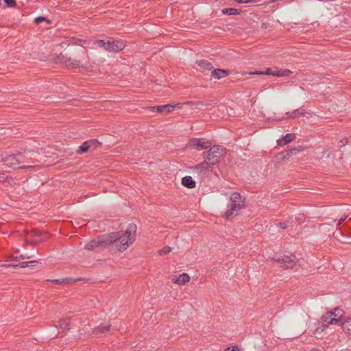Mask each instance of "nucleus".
I'll use <instances>...</instances> for the list:
<instances>
[{
  "label": "nucleus",
  "instance_id": "f257e3e1",
  "mask_svg": "<svg viewBox=\"0 0 351 351\" xmlns=\"http://www.w3.org/2000/svg\"><path fill=\"white\" fill-rule=\"evenodd\" d=\"M136 226L129 224L125 231L112 232L107 234L108 247L117 252L125 251L136 240Z\"/></svg>",
  "mask_w": 351,
  "mask_h": 351
},
{
  "label": "nucleus",
  "instance_id": "f03ea898",
  "mask_svg": "<svg viewBox=\"0 0 351 351\" xmlns=\"http://www.w3.org/2000/svg\"><path fill=\"white\" fill-rule=\"evenodd\" d=\"M60 60L69 69L86 68L89 65L88 55L85 49H79L74 57L61 54Z\"/></svg>",
  "mask_w": 351,
  "mask_h": 351
},
{
  "label": "nucleus",
  "instance_id": "7ed1b4c3",
  "mask_svg": "<svg viewBox=\"0 0 351 351\" xmlns=\"http://www.w3.org/2000/svg\"><path fill=\"white\" fill-rule=\"evenodd\" d=\"M243 201L240 193L237 192L232 193L230 195L228 208L224 213L223 216L228 218L232 215H237L242 208Z\"/></svg>",
  "mask_w": 351,
  "mask_h": 351
},
{
  "label": "nucleus",
  "instance_id": "20e7f679",
  "mask_svg": "<svg viewBox=\"0 0 351 351\" xmlns=\"http://www.w3.org/2000/svg\"><path fill=\"white\" fill-rule=\"evenodd\" d=\"M95 43L108 52H118L125 47V43L121 40H97Z\"/></svg>",
  "mask_w": 351,
  "mask_h": 351
},
{
  "label": "nucleus",
  "instance_id": "39448f33",
  "mask_svg": "<svg viewBox=\"0 0 351 351\" xmlns=\"http://www.w3.org/2000/svg\"><path fill=\"white\" fill-rule=\"evenodd\" d=\"M225 154V148L220 145H214L208 152L206 160H208L210 165H213L217 163L220 158L223 157Z\"/></svg>",
  "mask_w": 351,
  "mask_h": 351
},
{
  "label": "nucleus",
  "instance_id": "423d86ee",
  "mask_svg": "<svg viewBox=\"0 0 351 351\" xmlns=\"http://www.w3.org/2000/svg\"><path fill=\"white\" fill-rule=\"evenodd\" d=\"M343 314V310L336 308L332 311L327 312L322 317V322L328 327L330 325L337 324Z\"/></svg>",
  "mask_w": 351,
  "mask_h": 351
},
{
  "label": "nucleus",
  "instance_id": "0eeeda50",
  "mask_svg": "<svg viewBox=\"0 0 351 351\" xmlns=\"http://www.w3.org/2000/svg\"><path fill=\"white\" fill-rule=\"evenodd\" d=\"M108 237L107 234H104L98 237L97 239L90 241L85 245V249L88 250H93L98 247H108Z\"/></svg>",
  "mask_w": 351,
  "mask_h": 351
},
{
  "label": "nucleus",
  "instance_id": "6e6552de",
  "mask_svg": "<svg viewBox=\"0 0 351 351\" xmlns=\"http://www.w3.org/2000/svg\"><path fill=\"white\" fill-rule=\"evenodd\" d=\"M22 158L23 156L21 154L17 156L9 155L4 158L3 161L6 166L12 169L29 167V166H21V164L23 162Z\"/></svg>",
  "mask_w": 351,
  "mask_h": 351
},
{
  "label": "nucleus",
  "instance_id": "1a4fd4ad",
  "mask_svg": "<svg viewBox=\"0 0 351 351\" xmlns=\"http://www.w3.org/2000/svg\"><path fill=\"white\" fill-rule=\"evenodd\" d=\"M276 261L281 264L282 267L289 268L292 267L295 264L297 258L294 254L289 253L287 254H284Z\"/></svg>",
  "mask_w": 351,
  "mask_h": 351
},
{
  "label": "nucleus",
  "instance_id": "9d476101",
  "mask_svg": "<svg viewBox=\"0 0 351 351\" xmlns=\"http://www.w3.org/2000/svg\"><path fill=\"white\" fill-rule=\"evenodd\" d=\"M189 147L200 151L207 149L209 145L208 143L202 138H193L189 142Z\"/></svg>",
  "mask_w": 351,
  "mask_h": 351
},
{
  "label": "nucleus",
  "instance_id": "9b49d317",
  "mask_svg": "<svg viewBox=\"0 0 351 351\" xmlns=\"http://www.w3.org/2000/svg\"><path fill=\"white\" fill-rule=\"evenodd\" d=\"M291 73L292 72L290 70L280 69H272L270 68H267L265 69V71H263V75H269L277 77L289 76Z\"/></svg>",
  "mask_w": 351,
  "mask_h": 351
},
{
  "label": "nucleus",
  "instance_id": "f8f14e48",
  "mask_svg": "<svg viewBox=\"0 0 351 351\" xmlns=\"http://www.w3.org/2000/svg\"><path fill=\"white\" fill-rule=\"evenodd\" d=\"M100 143L97 140H90L84 142L77 150V154H83L86 152L90 148L97 147Z\"/></svg>",
  "mask_w": 351,
  "mask_h": 351
},
{
  "label": "nucleus",
  "instance_id": "ddd939ff",
  "mask_svg": "<svg viewBox=\"0 0 351 351\" xmlns=\"http://www.w3.org/2000/svg\"><path fill=\"white\" fill-rule=\"evenodd\" d=\"M175 108H180V104H167L164 106H158L152 107V109L153 111H156L158 112H166L169 113L173 110Z\"/></svg>",
  "mask_w": 351,
  "mask_h": 351
},
{
  "label": "nucleus",
  "instance_id": "4468645a",
  "mask_svg": "<svg viewBox=\"0 0 351 351\" xmlns=\"http://www.w3.org/2000/svg\"><path fill=\"white\" fill-rule=\"evenodd\" d=\"M191 280L190 276L186 273L180 274L176 278L172 279V282L179 286H182L188 283Z\"/></svg>",
  "mask_w": 351,
  "mask_h": 351
},
{
  "label": "nucleus",
  "instance_id": "2eb2a0df",
  "mask_svg": "<svg viewBox=\"0 0 351 351\" xmlns=\"http://www.w3.org/2000/svg\"><path fill=\"white\" fill-rule=\"evenodd\" d=\"M343 331L348 335L351 336V316H348L341 322Z\"/></svg>",
  "mask_w": 351,
  "mask_h": 351
},
{
  "label": "nucleus",
  "instance_id": "dca6fc26",
  "mask_svg": "<svg viewBox=\"0 0 351 351\" xmlns=\"http://www.w3.org/2000/svg\"><path fill=\"white\" fill-rule=\"evenodd\" d=\"M327 328V326L325 325L324 322L322 323H317L315 325V328L313 331V335L316 337H319L322 335L323 332Z\"/></svg>",
  "mask_w": 351,
  "mask_h": 351
},
{
  "label": "nucleus",
  "instance_id": "f3484780",
  "mask_svg": "<svg viewBox=\"0 0 351 351\" xmlns=\"http://www.w3.org/2000/svg\"><path fill=\"white\" fill-rule=\"evenodd\" d=\"M228 71L224 69H213L211 71V76L215 79H222L228 75Z\"/></svg>",
  "mask_w": 351,
  "mask_h": 351
},
{
  "label": "nucleus",
  "instance_id": "a211bd4d",
  "mask_svg": "<svg viewBox=\"0 0 351 351\" xmlns=\"http://www.w3.org/2000/svg\"><path fill=\"white\" fill-rule=\"evenodd\" d=\"M182 184L183 186L189 188L193 189L196 186L195 182L193 180L191 176H187L182 179Z\"/></svg>",
  "mask_w": 351,
  "mask_h": 351
},
{
  "label": "nucleus",
  "instance_id": "6ab92c4d",
  "mask_svg": "<svg viewBox=\"0 0 351 351\" xmlns=\"http://www.w3.org/2000/svg\"><path fill=\"white\" fill-rule=\"evenodd\" d=\"M295 138L293 134H287L283 138L277 141L278 145L280 146H284L290 142H291Z\"/></svg>",
  "mask_w": 351,
  "mask_h": 351
},
{
  "label": "nucleus",
  "instance_id": "aec40b11",
  "mask_svg": "<svg viewBox=\"0 0 351 351\" xmlns=\"http://www.w3.org/2000/svg\"><path fill=\"white\" fill-rule=\"evenodd\" d=\"M35 263H36V261H29V262H23L20 264H15V263H12V264H10V265L1 264V266L14 267L19 266L20 267L25 268L27 267L32 266L33 264Z\"/></svg>",
  "mask_w": 351,
  "mask_h": 351
},
{
  "label": "nucleus",
  "instance_id": "412c9836",
  "mask_svg": "<svg viewBox=\"0 0 351 351\" xmlns=\"http://www.w3.org/2000/svg\"><path fill=\"white\" fill-rule=\"evenodd\" d=\"M197 64L200 66L201 71L202 72H204L206 70L210 71L213 69L212 65L209 62L204 60H199L197 62Z\"/></svg>",
  "mask_w": 351,
  "mask_h": 351
},
{
  "label": "nucleus",
  "instance_id": "4be33fe9",
  "mask_svg": "<svg viewBox=\"0 0 351 351\" xmlns=\"http://www.w3.org/2000/svg\"><path fill=\"white\" fill-rule=\"evenodd\" d=\"M110 329V325L109 324H104L99 326L98 328H95L94 330V333L95 335H99L103 332H105L106 331H108Z\"/></svg>",
  "mask_w": 351,
  "mask_h": 351
},
{
  "label": "nucleus",
  "instance_id": "5701e85b",
  "mask_svg": "<svg viewBox=\"0 0 351 351\" xmlns=\"http://www.w3.org/2000/svg\"><path fill=\"white\" fill-rule=\"evenodd\" d=\"M222 13L223 14H228V15H236L239 14L240 12L234 8H225L222 10Z\"/></svg>",
  "mask_w": 351,
  "mask_h": 351
},
{
  "label": "nucleus",
  "instance_id": "b1692460",
  "mask_svg": "<svg viewBox=\"0 0 351 351\" xmlns=\"http://www.w3.org/2000/svg\"><path fill=\"white\" fill-rule=\"evenodd\" d=\"M171 248L169 246H165L158 251L160 256H165L170 253Z\"/></svg>",
  "mask_w": 351,
  "mask_h": 351
},
{
  "label": "nucleus",
  "instance_id": "393cba45",
  "mask_svg": "<svg viewBox=\"0 0 351 351\" xmlns=\"http://www.w3.org/2000/svg\"><path fill=\"white\" fill-rule=\"evenodd\" d=\"M208 165H210V162L206 160V162L199 165L197 167V169H199L200 172H202L204 170H207L208 169Z\"/></svg>",
  "mask_w": 351,
  "mask_h": 351
},
{
  "label": "nucleus",
  "instance_id": "a878e982",
  "mask_svg": "<svg viewBox=\"0 0 351 351\" xmlns=\"http://www.w3.org/2000/svg\"><path fill=\"white\" fill-rule=\"evenodd\" d=\"M70 324V320L68 318H64L60 320L59 327L61 328H66Z\"/></svg>",
  "mask_w": 351,
  "mask_h": 351
},
{
  "label": "nucleus",
  "instance_id": "bb28decb",
  "mask_svg": "<svg viewBox=\"0 0 351 351\" xmlns=\"http://www.w3.org/2000/svg\"><path fill=\"white\" fill-rule=\"evenodd\" d=\"M6 6L8 8H14L16 5V0H3Z\"/></svg>",
  "mask_w": 351,
  "mask_h": 351
},
{
  "label": "nucleus",
  "instance_id": "cd10ccee",
  "mask_svg": "<svg viewBox=\"0 0 351 351\" xmlns=\"http://www.w3.org/2000/svg\"><path fill=\"white\" fill-rule=\"evenodd\" d=\"M235 1L238 3H249L257 2L258 0H235Z\"/></svg>",
  "mask_w": 351,
  "mask_h": 351
},
{
  "label": "nucleus",
  "instance_id": "c85d7f7f",
  "mask_svg": "<svg viewBox=\"0 0 351 351\" xmlns=\"http://www.w3.org/2000/svg\"><path fill=\"white\" fill-rule=\"evenodd\" d=\"M8 178V176L4 172H0V182H4Z\"/></svg>",
  "mask_w": 351,
  "mask_h": 351
},
{
  "label": "nucleus",
  "instance_id": "c756f323",
  "mask_svg": "<svg viewBox=\"0 0 351 351\" xmlns=\"http://www.w3.org/2000/svg\"><path fill=\"white\" fill-rule=\"evenodd\" d=\"M226 351H239V349L237 346H232L227 348Z\"/></svg>",
  "mask_w": 351,
  "mask_h": 351
},
{
  "label": "nucleus",
  "instance_id": "7c9ffc66",
  "mask_svg": "<svg viewBox=\"0 0 351 351\" xmlns=\"http://www.w3.org/2000/svg\"><path fill=\"white\" fill-rule=\"evenodd\" d=\"M45 17H42V16H39V17H37L35 19V23L38 24L40 23L41 21H45Z\"/></svg>",
  "mask_w": 351,
  "mask_h": 351
},
{
  "label": "nucleus",
  "instance_id": "2f4dec72",
  "mask_svg": "<svg viewBox=\"0 0 351 351\" xmlns=\"http://www.w3.org/2000/svg\"><path fill=\"white\" fill-rule=\"evenodd\" d=\"M249 74H250V75H263V71H254V72H250V73H249Z\"/></svg>",
  "mask_w": 351,
  "mask_h": 351
},
{
  "label": "nucleus",
  "instance_id": "473e14b6",
  "mask_svg": "<svg viewBox=\"0 0 351 351\" xmlns=\"http://www.w3.org/2000/svg\"><path fill=\"white\" fill-rule=\"evenodd\" d=\"M347 217V216H345L344 217H341L339 221H338V226L341 225L345 220V219Z\"/></svg>",
  "mask_w": 351,
  "mask_h": 351
},
{
  "label": "nucleus",
  "instance_id": "72a5a7b5",
  "mask_svg": "<svg viewBox=\"0 0 351 351\" xmlns=\"http://www.w3.org/2000/svg\"><path fill=\"white\" fill-rule=\"evenodd\" d=\"M296 117V111H294L289 114L290 118H295Z\"/></svg>",
  "mask_w": 351,
  "mask_h": 351
},
{
  "label": "nucleus",
  "instance_id": "f704fd0d",
  "mask_svg": "<svg viewBox=\"0 0 351 351\" xmlns=\"http://www.w3.org/2000/svg\"><path fill=\"white\" fill-rule=\"evenodd\" d=\"M262 27L264 28V29H266L269 26V24L267 23H263L262 25H261Z\"/></svg>",
  "mask_w": 351,
  "mask_h": 351
},
{
  "label": "nucleus",
  "instance_id": "c9c22d12",
  "mask_svg": "<svg viewBox=\"0 0 351 351\" xmlns=\"http://www.w3.org/2000/svg\"><path fill=\"white\" fill-rule=\"evenodd\" d=\"M20 258H24V256H20Z\"/></svg>",
  "mask_w": 351,
  "mask_h": 351
}]
</instances>
